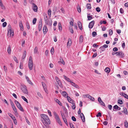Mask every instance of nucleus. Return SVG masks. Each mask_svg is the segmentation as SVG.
I'll return each instance as SVG.
<instances>
[{"mask_svg":"<svg viewBox=\"0 0 128 128\" xmlns=\"http://www.w3.org/2000/svg\"><path fill=\"white\" fill-rule=\"evenodd\" d=\"M41 119L44 125L46 126L50 124V120L48 116L44 114H42L40 115Z\"/></svg>","mask_w":128,"mask_h":128,"instance_id":"nucleus-1","label":"nucleus"},{"mask_svg":"<svg viewBox=\"0 0 128 128\" xmlns=\"http://www.w3.org/2000/svg\"><path fill=\"white\" fill-rule=\"evenodd\" d=\"M8 35L9 37L13 36L14 35V32L12 30L11 26L10 25L8 26Z\"/></svg>","mask_w":128,"mask_h":128,"instance_id":"nucleus-2","label":"nucleus"},{"mask_svg":"<svg viewBox=\"0 0 128 128\" xmlns=\"http://www.w3.org/2000/svg\"><path fill=\"white\" fill-rule=\"evenodd\" d=\"M33 63L32 60V57L30 56L29 57V61L28 63V66L30 70H31L32 69Z\"/></svg>","mask_w":128,"mask_h":128,"instance_id":"nucleus-3","label":"nucleus"},{"mask_svg":"<svg viewBox=\"0 0 128 128\" xmlns=\"http://www.w3.org/2000/svg\"><path fill=\"white\" fill-rule=\"evenodd\" d=\"M15 102L16 104V106L18 108L22 111L24 112V110L23 109L22 107V106L21 104L20 103L17 101L15 100Z\"/></svg>","mask_w":128,"mask_h":128,"instance_id":"nucleus-4","label":"nucleus"},{"mask_svg":"<svg viewBox=\"0 0 128 128\" xmlns=\"http://www.w3.org/2000/svg\"><path fill=\"white\" fill-rule=\"evenodd\" d=\"M21 90H22L24 94H28V92L27 90L26 87L25 86H23L21 88Z\"/></svg>","mask_w":128,"mask_h":128,"instance_id":"nucleus-5","label":"nucleus"},{"mask_svg":"<svg viewBox=\"0 0 128 128\" xmlns=\"http://www.w3.org/2000/svg\"><path fill=\"white\" fill-rule=\"evenodd\" d=\"M117 53L116 56H119L120 58H122L124 56V55L123 53L121 51H119L118 52H116Z\"/></svg>","mask_w":128,"mask_h":128,"instance_id":"nucleus-6","label":"nucleus"},{"mask_svg":"<svg viewBox=\"0 0 128 128\" xmlns=\"http://www.w3.org/2000/svg\"><path fill=\"white\" fill-rule=\"evenodd\" d=\"M83 96L84 98L86 97L88 98L92 101H94V98L90 96L89 94H84L83 95Z\"/></svg>","mask_w":128,"mask_h":128,"instance_id":"nucleus-7","label":"nucleus"},{"mask_svg":"<svg viewBox=\"0 0 128 128\" xmlns=\"http://www.w3.org/2000/svg\"><path fill=\"white\" fill-rule=\"evenodd\" d=\"M60 112L62 117L64 121V122L67 125L68 124V122H67L66 119V118L64 113L62 112Z\"/></svg>","mask_w":128,"mask_h":128,"instance_id":"nucleus-8","label":"nucleus"},{"mask_svg":"<svg viewBox=\"0 0 128 128\" xmlns=\"http://www.w3.org/2000/svg\"><path fill=\"white\" fill-rule=\"evenodd\" d=\"M32 8L35 12H37L38 10V7L34 3L32 4Z\"/></svg>","mask_w":128,"mask_h":128,"instance_id":"nucleus-9","label":"nucleus"},{"mask_svg":"<svg viewBox=\"0 0 128 128\" xmlns=\"http://www.w3.org/2000/svg\"><path fill=\"white\" fill-rule=\"evenodd\" d=\"M60 92L61 93L62 95L64 97L67 98V96H68V94L66 92H62V90H60Z\"/></svg>","mask_w":128,"mask_h":128,"instance_id":"nucleus-10","label":"nucleus"},{"mask_svg":"<svg viewBox=\"0 0 128 128\" xmlns=\"http://www.w3.org/2000/svg\"><path fill=\"white\" fill-rule=\"evenodd\" d=\"M56 82L60 87L61 88H62L63 86L62 84V83L59 80V79L58 77H56Z\"/></svg>","mask_w":128,"mask_h":128,"instance_id":"nucleus-11","label":"nucleus"},{"mask_svg":"<svg viewBox=\"0 0 128 128\" xmlns=\"http://www.w3.org/2000/svg\"><path fill=\"white\" fill-rule=\"evenodd\" d=\"M42 21L41 20L39 22V25H38V30L39 31H40L41 30L42 27Z\"/></svg>","mask_w":128,"mask_h":128,"instance_id":"nucleus-12","label":"nucleus"},{"mask_svg":"<svg viewBox=\"0 0 128 128\" xmlns=\"http://www.w3.org/2000/svg\"><path fill=\"white\" fill-rule=\"evenodd\" d=\"M94 24V21L93 20L90 22L89 24L88 27L90 28H92Z\"/></svg>","mask_w":128,"mask_h":128,"instance_id":"nucleus-13","label":"nucleus"},{"mask_svg":"<svg viewBox=\"0 0 128 128\" xmlns=\"http://www.w3.org/2000/svg\"><path fill=\"white\" fill-rule=\"evenodd\" d=\"M44 20L46 24H48V18L47 15L46 14L44 16Z\"/></svg>","mask_w":128,"mask_h":128,"instance_id":"nucleus-14","label":"nucleus"},{"mask_svg":"<svg viewBox=\"0 0 128 128\" xmlns=\"http://www.w3.org/2000/svg\"><path fill=\"white\" fill-rule=\"evenodd\" d=\"M56 120L58 123L61 126H62V124L59 117V116L57 115H56Z\"/></svg>","mask_w":128,"mask_h":128,"instance_id":"nucleus-15","label":"nucleus"},{"mask_svg":"<svg viewBox=\"0 0 128 128\" xmlns=\"http://www.w3.org/2000/svg\"><path fill=\"white\" fill-rule=\"evenodd\" d=\"M67 100L70 103L73 104L74 102L73 100L69 96H67Z\"/></svg>","mask_w":128,"mask_h":128,"instance_id":"nucleus-16","label":"nucleus"},{"mask_svg":"<svg viewBox=\"0 0 128 128\" xmlns=\"http://www.w3.org/2000/svg\"><path fill=\"white\" fill-rule=\"evenodd\" d=\"M48 31V30L46 26H44L43 28V31L44 34H46Z\"/></svg>","mask_w":128,"mask_h":128,"instance_id":"nucleus-17","label":"nucleus"},{"mask_svg":"<svg viewBox=\"0 0 128 128\" xmlns=\"http://www.w3.org/2000/svg\"><path fill=\"white\" fill-rule=\"evenodd\" d=\"M78 26L79 28H80V30H82V23L81 22H78Z\"/></svg>","mask_w":128,"mask_h":128,"instance_id":"nucleus-18","label":"nucleus"},{"mask_svg":"<svg viewBox=\"0 0 128 128\" xmlns=\"http://www.w3.org/2000/svg\"><path fill=\"white\" fill-rule=\"evenodd\" d=\"M63 76L64 78L68 82H70L72 81L70 80L69 78H68L65 75H64Z\"/></svg>","mask_w":128,"mask_h":128,"instance_id":"nucleus-19","label":"nucleus"},{"mask_svg":"<svg viewBox=\"0 0 128 128\" xmlns=\"http://www.w3.org/2000/svg\"><path fill=\"white\" fill-rule=\"evenodd\" d=\"M70 83L75 88H77L78 87V86L76 84L72 82H71Z\"/></svg>","mask_w":128,"mask_h":128,"instance_id":"nucleus-20","label":"nucleus"},{"mask_svg":"<svg viewBox=\"0 0 128 128\" xmlns=\"http://www.w3.org/2000/svg\"><path fill=\"white\" fill-rule=\"evenodd\" d=\"M80 116L81 118H83V120H84L83 122H85V117L84 116L83 114L82 113H81L80 115Z\"/></svg>","mask_w":128,"mask_h":128,"instance_id":"nucleus-21","label":"nucleus"},{"mask_svg":"<svg viewBox=\"0 0 128 128\" xmlns=\"http://www.w3.org/2000/svg\"><path fill=\"white\" fill-rule=\"evenodd\" d=\"M0 6H1L2 8L3 9H5V7L3 5V4L2 3L1 0H0Z\"/></svg>","mask_w":128,"mask_h":128,"instance_id":"nucleus-22","label":"nucleus"},{"mask_svg":"<svg viewBox=\"0 0 128 128\" xmlns=\"http://www.w3.org/2000/svg\"><path fill=\"white\" fill-rule=\"evenodd\" d=\"M7 52L9 54H10L11 52L10 46H9L8 48Z\"/></svg>","mask_w":128,"mask_h":128,"instance_id":"nucleus-23","label":"nucleus"},{"mask_svg":"<svg viewBox=\"0 0 128 128\" xmlns=\"http://www.w3.org/2000/svg\"><path fill=\"white\" fill-rule=\"evenodd\" d=\"M58 29L60 30H62V27L61 24L60 23H59L58 24Z\"/></svg>","mask_w":128,"mask_h":128,"instance_id":"nucleus-24","label":"nucleus"},{"mask_svg":"<svg viewBox=\"0 0 128 128\" xmlns=\"http://www.w3.org/2000/svg\"><path fill=\"white\" fill-rule=\"evenodd\" d=\"M110 68L108 67H106L105 70V72L107 73H109L110 72Z\"/></svg>","mask_w":128,"mask_h":128,"instance_id":"nucleus-25","label":"nucleus"},{"mask_svg":"<svg viewBox=\"0 0 128 128\" xmlns=\"http://www.w3.org/2000/svg\"><path fill=\"white\" fill-rule=\"evenodd\" d=\"M123 112L125 114H127L128 113V111L127 109L125 107L123 108Z\"/></svg>","mask_w":128,"mask_h":128,"instance_id":"nucleus-26","label":"nucleus"},{"mask_svg":"<svg viewBox=\"0 0 128 128\" xmlns=\"http://www.w3.org/2000/svg\"><path fill=\"white\" fill-rule=\"evenodd\" d=\"M86 6L87 9H90L91 8V6L90 4H87L86 5Z\"/></svg>","mask_w":128,"mask_h":128,"instance_id":"nucleus-27","label":"nucleus"},{"mask_svg":"<svg viewBox=\"0 0 128 128\" xmlns=\"http://www.w3.org/2000/svg\"><path fill=\"white\" fill-rule=\"evenodd\" d=\"M71 43L72 40L70 39L69 38L67 42V46H70L71 45Z\"/></svg>","mask_w":128,"mask_h":128,"instance_id":"nucleus-28","label":"nucleus"},{"mask_svg":"<svg viewBox=\"0 0 128 128\" xmlns=\"http://www.w3.org/2000/svg\"><path fill=\"white\" fill-rule=\"evenodd\" d=\"M42 86H43V87L44 90L45 91H46V90L45 89V88H46V84L44 83V82H42Z\"/></svg>","mask_w":128,"mask_h":128,"instance_id":"nucleus-29","label":"nucleus"},{"mask_svg":"<svg viewBox=\"0 0 128 128\" xmlns=\"http://www.w3.org/2000/svg\"><path fill=\"white\" fill-rule=\"evenodd\" d=\"M83 36L82 35H81L80 37V42L82 43L83 42Z\"/></svg>","mask_w":128,"mask_h":128,"instance_id":"nucleus-30","label":"nucleus"},{"mask_svg":"<svg viewBox=\"0 0 128 128\" xmlns=\"http://www.w3.org/2000/svg\"><path fill=\"white\" fill-rule=\"evenodd\" d=\"M60 61H59L58 62L59 63V64L60 63H61V64H62L63 65L65 64V62L62 59H60Z\"/></svg>","mask_w":128,"mask_h":128,"instance_id":"nucleus-31","label":"nucleus"},{"mask_svg":"<svg viewBox=\"0 0 128 128\" xmlns=\"http://www.w3.org/2000/svg\"><path fill=\"white\" fill-rule=\"evenodd\" d=\"M51 11L50 9H49L48 11V14L50 17L51 16Z\"/></svg>","mask_w":128,"mask_h":128,"instance_id":"nucleus-32","label":"nucleus"},{"mask_svg":"<svg viewBox=\"0 0 128 128\" xmlns=\"http://www.w3.org/2000/svg\"><path fill=\"white\" fill-rule=\"evenodd\" d=\"M22 98L24 101L26 102L27 103H28L27 100L24 96H22Z\"/></svg>","mask_w":128,"mask_h":128,"instance_id":"nucleus-33","label":"nucleus"},{"mask_svg":"<svg viewBox=\"0 0 128 128\" xmlns=\"http://www.w3.org/2000/svg\"><path fill=\"white\" fill-rule=\"evenodd\" d=\"M124 125L126 128H128V122L126 121L124 122Z\"/></svg>","mask_w":128,"mask_h":128,"instance_id":"nucleus-34","label":"nucleus"},{"mask_svg":"<svg viewBox=\"0 0 128 128\" xmlns=\"http://www.w3.org/2000/svg\"><path fill=\"white\" fill-rule=\"evenodd\" d=\"M72 104V108L74 110L76 108V106L75 104V103L74 102L73 103V104Z\"/></svg>","mask_w":128,"mask_h":128,"instance_id":"nucleus-35","label":"nucleus"},{"mask_svg":"<svg viewBox=\"0 0 128 128\" xmlns=\"http://www.w3.org/2000/svg\"><path fill=\"white\" fill-rule=\"evenodd\" d=\"M97 35V33L96 32H93L92 33V35L93 37H95Z\"/></svg>","mask_w":128,"mask_h":128,"instance_id":"nucleus-36","label":"nucleus"},{"mask_svg":"<svg viewBox=\"0 0 128 128\" xmlns=\"http://www.w3.org/2000/svg\"><path fill=\"white\" fill-rule=\"evenodd\" d=\"M56 103H58L60 106H62V103L60 102V101L57 99H56Z\"/></svg>","mask_w":128,"mask_h":128,"instance_id":"nucleus-37","label":"nucleus"},{"mask_svg":"<svg viewBox=\"0 0 128 128\" xmlns=\"http://www.w3.org/2000/svg\"><path fill=\"white\" fill-rule=\"evenodd\" d=\"M100 24H106V22L105 20L102 21V20H101L100 21Z\"/></svg>","mask_w":128,"mask_h":128,"instance_id":"nucleus-38","label":"nucleus"},{"mask_svg":"<svg viewBox=\"0 0 128 128\" xmlns=\"http://www.w3.org/2000/svg\"><path fill=\"white\" fill-rule=\"evenodd\" d=\"M50 52L51 54H54V50L53 47H52V49H51V50H50Z\"/></svg>","mask_w":128,"mask_h":128,"instance_id":"nucleus-39","label":"nucleus"},{"mask_svg":"<svg viewBox=\"0 0 128 128\" xmlns=\"http://www.w3.org/2000/svg\"><path fill=\"white\" fill-rule=\"evenodd\" d=\"M9 116L13 120H14V119H15V117L14 116H13L12 114L10 113V114Z\"/></svg>","mask_w":128,"mask_h":128,"instance_id":"nucleus-40","label":"nucleus"},{"mask_svg":"<svg viewBox=\"0 0 128 128\" xmlns=\"http://www.w3.org/2000/svg\"><path fill=\"white\" fill-rule=\"evenodd\" d=\"M90 14H88V20H91L92 18V16H88V15H90Z\"/></svg>","mask_w":128,"mask_h":128,"instance_id":"nucleus-41","label":"nucleus"},{"mask_svg":"<svg viewBox=\"0 0 128 128\" xmlns=\"http://www.w3.org/2000/svg\"><path fill=\"white\" fill-rule=\"evenodd\" d=\"M114 108L115 110H118V109L119 107L116 105H115L113 107Z\"/></svg>","mask_w":128,"mask_h":128,"instance_id":"nucleus-42","label":"nucleus"},{"mask_svg":"<svg viewBox=\"0 0 128 128\" xmlns=\"http://www.w3.org/2000/svg\"><path fill=\"white\" fill-rule=\"evenodd\" d=\"M52 20H50V21H49V22H48V24H46V25H48L50 26H51L52 25Z\"/></svg>","mask_w":128,"mask_h":128,"instance_id":"nucleus-43","label":"nucleus"},{"mask_svg":"<svg viewBox=\"0 0 128 128\" xmlns=\"http://www.w3.org/2000/svg\"><path fill=\"white\" fill-rule=\"evenodd\" d=\"M38 51V48L36 46L34 49V54H36Z\"/></svg>","mask_w":128,"mask_h":128,"instance_id":"nucleus-44","label":"nucleus"},{"mask_svg":"<svg viewBox=\"0 0 128 128\" xmlns=\"http://www.w3.org/2000/svg\"><path fill=\"white\" fill-rule=\"evenodd\" d=\"M20 26L21 29H23V26L22 23L21 22L20 23Z\"/></svg>","mask_w":128,"mask_h":128,"instance_id":"nucleus-45","label":"nucleus"},{"mask_svg":"<svg viewBox=\"0 0 128 128\" xmlns=\"http://www.w3.org/2000/svg\"><path fill=\"white\" fill-rule=\"evenodd\" d=\"M36 18H34L33 21L32 23L34 24H35L36 23Z\"/></svg>","mask_w":128,"mask_h":128,"instance_id":"nucleus-46","label":"nucleus"},{"mask_svg":"<svg viewBox=\"0 0 128 128\" xmlns=\"http://www.w3.org/2000/svg\"><path fill=\"white\" fill-rule=\"evenodd\" d=\"M118 103L120 104H122L123 103V102L121 100H119L118 101Z\"/></svg>","mask_w":128,"mask_h":128,"instance_id":"nucleus-47","label":"nucleus"},{"mask_svg":"<svg viewBox=\"0 0 128 128\" xmlns=\"http://www.w3.org/2000/svg\"><path fill=\"white\" fill-rule=\"evenodd\" d=\"M12 108L13 109L14 111L16 113L17 112V110L15 106Z\"/></svg>","mask_w":128,"mask_h":128,"instance_id":"nucleus-48","label":"nucleus"},{"mask_svg":"<svg viewBox=\"0 0 128 128\" xmlns=\"http://www.w3.org/2000/svg\"><path fill=\"white\" fill-rule=\"evenodd\" d=\"M7 24V23L6 22H4L2 24V26L3 27H5L6 26Z\"/></svg>","mask_w":128,"mask_h":128,"instance_id":"nucleus-49","label":"nucleus"},{"mask_svg":"<svg viewBox=\"0 0 128 128\" xmlns=\"http://www.w3.org/2000/svg\"><path fill=\"white\" fill-rule=\"evenodd\" d=\"M26 25L27 28L28 29H29L30 28L29 24L28 22H26Z\"/></svg>","mask_w":128,"mask_h":128,"instance_id":"nucleus-50","label":"nucleus"},{"mask_svg":"<svg viewBox=\"0 0 128 128\" xmlns=\"http://www.w3.org/2000/svg\"><path fill=\"white\" fill-rule=\"evenodd\" d=\"M96 10L97 12H100V9L99 7H97L96 8Z\"/></svg>","mask_w":128,"mask_h":128,"instance_id":"nucleus-51","label":"nucleus"},{"mask_svg":"<svg viewBox=\"0 0 128 128\" xmlns=\"http://www.w3.org/2000/svg\"><path fill=\"white\" fill-rule=\"evenodd\" d=\"M102 116L101 113L100 112H99L96 115V116L97 117H101Z\"/></svg>","mask_w":128,"mask_h":128,"instance_id":"nucleus-52","label":"nucleus"},{"mask_svg":"<svg viewBox=\"0 0 128 128\" xmlns=\"http://www.w3.org/2000/svg\"><path fill=\"white\" fill-rule=\"evenodd\" d=\"M113 50L114 52L118 51V49L116 47H114L113 48Z\"/></svg>","mask_w":128,"mask_h":128,"instance_id":"nucleus-53","label":"nucleus"},{"mask_svg":"<svg viewBox=\"0 0 128 128\" xmlns=\"http://www.w3.org/2000/svg\"><path fill=\"white\" fill-rule=\"evenodd\" d=\"M72 119L73 121L74 122L76 121V119L74 116H72Z\"/></svg>","mask_w":128,"mask_h":128,"instance_id":"nucleus-54","label":"nucleus"},{"mask_svg":"<svg viewBox=\"0 0 128 128\" xmlns=\"http://www.w3.org/2000/svg\"><path fill=\"white\" fill-rule=\"evenodd\" d=\"M70 32L72 33L73 34L74 33V30L73 29V28H70Z\"/></svg>","mask_w":128,"mask_h":128,"instance_id":"nucleus-55","label":"nucleus"},{"mask_svg":"<svg viewBox=\"0 0 128 128\" xmlns=\"http://www.w3.org/2000/svg\"><path fill=\"white\" fill-rule=\"evenodd\" d=\"M25 118L26 120V122L28 124H30V122H29V121H28V119L27 117H25Z\"/></svg>","mask_w":128,"mask_h":128,"instance_id":"nucleus-56","label":"nucleus"},{"mask_svg":"<svg viewBox=\"0 0 128 128\" xmlns=\"http://www.w3.org/2000/svg\"><path fill=\"white\" fill-rule=\"evenodd\" d=\"M102 30L104 31L106 29V27L105 26H103V27L101 26Z\"/></svg>","mask_w":128,"mask_h":128,"instance_id":"nucleus-57","label":"nucleus"},{"mask_svg":"<svg viewBox=\"0 0 128 128\" xmlns=\"http://www.w3.org/2000/svg\"><path fill=\"white\" fill-rule=\"evenodd\" d=\"M37 94H38V95L39 96H40V98H43L42 96L41 95V94H40V92H38L37 93Z\"/></svg>","mask_w":128,"mask_h":128,"instance_id":"nucleus-58","label":"nucleus"},{"mask_svg":"<svg viewBox=\"0 0 128 128\" xmlns=\"http://www.w3.org/2000/svg\"><path fill=\"white\" fill-rule=\"evenodd\" d=\"M14 60L17 63H18V61L17 58L15 56L14 57Z\"/></svg>","mask_w":128,"mask_h":128,"instance_id":"nucleus-59","label":"nucleus"},{"mask_svg":"<svg viewBox=\"0 0 128 128\" xmlns=\"http://www.w3.org/2000/svg\"><path fill=\"white\" fill-rule=\"evenodd\" d=\"M120 13L121 14H123L124 12V10L122 8H121L120 9Z\"/></svg>","mask_w":128,"mask_h":128,"instance_id":"nucleus-60","label":"nucleus"},{"mask_svg":"<svg viewBox=\"0 0 128 128\" xmlns=\"http://www.w3.org/2000/svg\"><path fill=\"white\" fill-rule=\"evenodd\" d=\"M98 102L100 103H101V102H102V101L101 98L100 97H99L98 98Z\"/></svg>","mask_w":128,"mask_h":128,"instance_id":"nucleus-61","label":"nucleus"},{"mask_svg":"<svg viewBox=\"0 0 128 128\" xmlns=\"http://www.w3.org/2000/svg\"><path fill=\"white\" fill-rule=\"evenodd\" d=\"M23 64L22 63L20 62V69H23V68L22 67Z\"/></svg>","mask_w":128,"mask_h":128,"instance_id":"nucleus-62","label":"nucleus"},{"mask_svg":"<svg viewBox=\"0 0 128 128\" xmlns=\"http://www.w3.org/2000/svg\"><path fill=\"white\" fill-rule=\"evenodd\" d=\"M112 106L111 105H108V108L110 110H111L112 108Z\"/></svg>","mask_w":128,"mask_h":128,"instance_id":"nucleus-63","label":"nucleus"},{"mask_svg":"<svg viewBox=\"0 0 128 128\" xmlns=\"http://www.w3.org/2000/svg\"><path fill=\"white\" fill-rule=\"evenodd\" d=\"M77 10L78 12L79 13H80L81 12V9L80 7H79L78 8Z\"/></svg>","mask_w":128,"mask_h":128,"instance_id":"nucleus-64","label":"nucleus"}]
</instances>
